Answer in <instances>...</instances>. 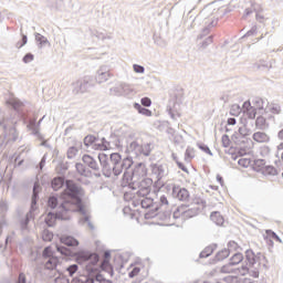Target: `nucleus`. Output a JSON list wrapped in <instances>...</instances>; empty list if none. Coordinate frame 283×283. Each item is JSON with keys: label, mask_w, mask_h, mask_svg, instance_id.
I'll use <instances>...</instances> for the list:
<instances>
[{"label": "nucleus", "mask_w": 283, "mask_h": 283, "mask_svg": "<svg viewBox=\"0 0 283 283\" xmlns=\"http://www.w3.org/2000/svg\"><path fill=\"white\" fill-rule=\"evenodd\" d=\"M60 241L62 244H66V247H78V240L70 235L61 237Z\"/></svg>", "instance_id": "obj_9"}, {"label": "nucleus", "mask_w": 283, "mask_h": 283, "mask_svg": "<svg viewBox=\"0 0 283 283\" xmlns=\"http://www.w3.org/2000/svg\"><path fill=\"white\" fill-rule=\"evenodd\" d=\"M265 233V241L270 244V247H273V241L282 243V239H280V237H277L273 230H266Z\"/></svg>", "instance_id": "obj_8"}, {"label": "nucleus", "mask_w": 283, "mask_h": 283, "mask_svg": "<svg viewBox=\"0 0 283 283\" xmlns=\"http://www.w3.org/2000/svg\"><path fill=\"white\" fill-rule=\"evenodd\" d=\"M56 205H59V199H56V197H51L49 199V207H51V209H55Z\"/></svg>", "instance_id": "obj_32"}, {"label": "nucleus", "mask_w": 283, "mask_h": 283, "mask_svg": "<svg viewBox=\"0 0 283 283\" xmlns=\"http://www.w3.org/2000/svg\"><path fill=\"white\" fill-rule=\"evenodd\" d=\"M142 105L144 107H151V99L149 97H143L142 98Z\"/></svg>", "instance_id": "obj_36"}, {"label": "nucleus", "mask_w": 283, "mask_h": 283, "mask_svg": "<svg viewBox=\"0 0 283 283\" xmlns=\"http://www.w3.org/2000/svg\"><path fill=\"white\" fill-rule=\"evenodd\" d=\"M94 282H105V277L98 273V270H94L93 272H88V277L86 279L85 283H94Z\"/></svg>", "instance_id": "obj_6"}, {"label": "nucleus", "mask_w": 283, "mask_h": 283, "mask_svg": "<svg viewBox=\"0 0 283 283\" xmlns=\"http://www.w3.org/2000/svg\"><path fill=\"white\" fill-rule=\"evenodd\" d=\"M120 159H122L120 154L113 153L111 155V160L112 163H114V165H118V163H120Z\"/></svg>", "instance_id": "obj_27"}, {"label": "nucleus", "mask_w": 283, "mask_h": 283, "mask_svg": "<svg viewBox=\"0 0 283 283\" xmlns=\"http://www.w3.org/2000/svg\"><path fill=\"white\" fill-rule=\"evenodd\" d=\"M140 154H143V156H149V154H151V149L149 148V145H144L140 146Z\"/></svg>", "instance_id": "obj_29"}, {"label": "nucleus", "mask_w": 283, "mask_h": 283, "mask_svg": "<svg viewBox=\"0 0 283 283\" xmlns=\"http://www.w3.org/2000/svg\"><path fill=\"white\" fill-rule=\"evenodd\" d=\"M28 222H29V220H28V219H25V224H28Z\"/></svg>", "instance_id": "obj_54"}, {"label": "nucleus", "mask_w": 283, "mask_h": 283, "mask_svg": "<svg viewBox=\"0 0 283 283\" xmlns=\"http://www.w3.org/2000/svg\"><path fill=\"white\" fill-rule=\"evenodd\" d=\"M43 258H52V248H45L43 251Z\"/></svg>", "instance_id": "obj_41"}, {"label": "nucleus", "mask_w": 283, "mask_h": 283, "mask_svg": "<svg viewBox=\"0 0 283 283\" xmlns=\"http://www.w3.org/2000/svg\"><path fill=\"white\" fill-rule=\"evenodd\" d=\"M54 238V234L50 232V230H44L42 232V240L44 242H52V239Z\"/></svg>", "instance_id": "obj_21"}, {"label": "nucleus", "mask_w": 283, "mask_h": 283, "mask_svg": "<svg viewBox=\"0 0 283 283\" xmlns=\"http://www.w3.org/2000/svg\"><path fill=\"white\" fill-rule=\"evenodd\" d=\"M265 174H270L271 176H275L277 174V170L273 166L265 167Z\"/></svg>", "instance_id": "obj_34"}, {"label": "nucleus", "mask_w": 283, "mask_h": 283, "mask_svg": "<svg viewBox=\"0 0 283 283\" xmlns=\"http://www.w3.org/2000/svg\"><path fill=\"white\" fill-rule=\"evenodd\" d=\"M76 169L82 176H87V174H85V166H83V164H76Z\"/></svg>", "instance_id": "obj_38"}, {"label": "nucleus", "mask_w": 283, "mask_h": 283, "mask_svg": "<svg viewBox=\"0 0 283 283\" xmlns=\"http://www.w3.org/2000/svg\"><path fill=\"white\" fill-rule=\"evenodd\" d=\"M245 259L249 262L250 266H253V264H255V262H258L255 252H253L252 250H248L245 252Z\"/></svg>", "instance_id": "obj_17"}, {"label": "nucleus", "mask_w": 283, "mask_h": 283, "mask_svg": "<svg viewBox=\"0 0 283 283\" xmlns=\"http://www.w3.org/2000/svg\"><path fill=\"white\" fill-rule=\"evenodd\" d=\"M242 260H244V255H242V253H235L234 255L231 256L229 264L231 266H235V264H240Z\"/></svg>", "instance_id": "obj_18"}, {"label": "nucleus", "mask_w": 283, "mask_h": 283, "mask_svg": "<svg viewBox=\"0 0 283 283\" xmlns=\"http://www.w3.org/2000/svg\"><path fill=\"white\" fill-rule=\"evenodd\" d=\"M98 160H99L101 165H104V167H105V165H107V155L99 154L98 155Z\"/></svg>", "instance_id": "obj_37"}, {"label": "nucleus", "mask_w": 283, "mask_h": 283, "mask_svg": "<svg viewBox=\"0 0 283 283\" xmlns=\"http://www.w3.org/2000/svg\"><path fill=\"white\" fill-rule=\"evenodd\" d=\"M154 216H156L155 212H146V213H145V218H146V219L154 218Z\"/></svg>", "instance_id": "obj_48"}, {"label": "nucleus", "mask_w": 283, "mask_h": 283, "mask_svg": "<svg viewBox=\"0 0 283 283\" xmlns=\"http://www.w3.org/2000/svg\"><path fill=\"white\" fill-rule=\"evenodd\" d=\"M176 164L178 166L179 169H181V171H185V174H189V169L187 168V166H185V164L180 160H176Z\"/></svg>", "instance_id": "obj_31"}, {"label": "nucleus", "mask_w": 283, "mask_h": 283, "mask_svg": "<svg viewBox=\"0 0 283 283\" xmlns=\"http://www.w3.org/2000/svg\"><path fill=\"white\" fill-rule=\"evenodd\" d=\"M279 138L280 140H283V129L279 132Z\"/></svg>", "instance_id": "obj_51"}, {"label": "nucleus", "mask_w": 283, "mask_h": 283, "mask_svg": "<svg viewBox=\"0 0 283 283\" xmlns=\"http://www.w3.org/2000/svg\"><path fill=\"white\" fill-rule=\"evenodd\" d=\"M199 149H201L202 151H205L206 154H209V156H211V149H209V146L199 145Z\"/></svg>", "instance_id": "obj_43"}, {"label": "nucleus", "mask_w": 283, "mask_h": 283, "mask_svg": "<svg viewBox=\"0 0 283 283\" xmlns=\"http://www.w3.org/2000/svg\"><path fill=\"white\" fill-rule=\"evenodd\" d=\"M96 144V137L93 135H88L84 138V145L86 147H90L91 145H95Z\"/></svg>", "instance_id": "obj_23"}, {"label": "nucleus", "mask_w": 283, "mask_h": 283, "mask_svg": "<svg viewBox=\"0 0 283 283\" xmlns=\"http://www.w3.org/2000/svg\"><path fill=\"white\" fill-rule=\"evenodd\" d=\"M32 61H34V55L33 54L28 53L27 55H24V57H23L24 63H32Z\"/></svg>", "instance_id": "obj_39"}, {"label": "nucleus", "mask_w": 283, "mask_h": 283, "mask_svg": "<svg viewBox=\"0 0 283 283\" xmlns=\"http://www.w3.org/2000/svg\"><path fill=\"white\" fill-rule=\"evenodd\" d=\"M70 212L71 211L63 210V208H61L60 206L59 213L54 214L50 212L45 218V223L48 224V227H54V224L56 223V220H70V214H67Z\"/></svg>", "instance_id": "obj_3"}, {"label": "nucleus", "mask_w": 283, "mask_h": 283, "mask_svg": "<svg viewBox=\"0 0 283 283\" xmlns=\"http://www.w3.org/2000/svg\"><path fill=\"white\" fill-rule=\"evenodd\" d=\"M56 264H59V259L55 256H51L46 262H45V269L49 270H54L56 269Z\"/></svg>", "instance_id": "obj_19"}, {"label": "nucleus", "mask_w": 283, "mask_h": 283, "mask_svg": "<svg viewBox=\"0 0 283 283\" xmlns=\"http://www.w3.org/2000/svg\"><path fill=\"white\" fill-rule=\"evenodd\" d=\"M228 125H235V118H228Z\"/></svg>", "instance_id": "obj_50"}, {"label": "nucleus", "mask_w": 283, "mask_h": 283, "mask_svg": "<svg viewBox=\"0 0 283 283\" xmlns=\"http://www.w3.org/2000/svg\"><path fill=\"white\" fill-rule=\"evenodd\" d=\"M82 160L85 165H88L91 167V169H98V164H96V160H94V158L90 155H84L82 157Z\"/></svg>", "instance_id": "obj_11"}, {"label": "nucleus", "mask_w": 283, "mask_h": 283, "mask_svg": "<svg viewBox=\"0 0 283 283\" xmlns=\"http://www.w3.org/2000/svg\"><path fill=\"white\" fill-rule=\"evenodd\" d=\"M238 249H240V245H238V242L230 241L228 243V249L227 250L229 251V253H233V252L238 251Z\"/></svg>", "instance_id": "obj_24"}, {"label": "nucleus", "mask_w": 283, "mask_h": 283, "mask_svg": "<svg viewBox=\"0 0 283 283\" xmlns=\"http://www.w3.org/2000/svg\"><path fill=\"white\" fill-rule=\"evenodd\" d=\"M210 219L212 222H214V224H218L219 227L224 224V218L219 212H213L210 216Z\"/></svg>", "instance_id": "obj_15"}, {"label": "nucleus", "mask_w": 283, "mask_h": 283, "mask_svg": "<svg viewBox=\"0 0 283 283\" xmlns=\"http://www.w3.org/2000/svg\"><path fill=\"white\" fill-rule=\"evenodd\" d=\"M222 272H223V273H231V271L227 270V266H223V268H222Z\"/></svg>", "instance_id": "obj_52"}, {"label": "nucleus", "mask_w": 283, "mask_h": 283, "mask_svg": "<svg viewBox=\"0 0 283 283\" xmlns=\"http://www.w3.org/2000/svg\"><path fill=\"white\" fill-rule=\"evenodd\" d=\"M217 181L221 185V187H224V179L222 178V176L217 175Z\"/></svg>", "instance_id": "obj_45"}, {"label": "nucleus", "mask_w": 283, "mask_h": 283, "mask_svg": "<svg viewBox=\"0 0 283 283\" xmlns=\"http://www.w3.org/2000/svg\"><path fill=\"white\" fill-rule=\"evenodd\" d=\"M93 149L98 151H107V149H109V144L107 140H105V138H103L101 142H95Z\"/></svg>", "instance_id": "obj_10"}, {"label": "nucleus", "mask_w": 283, "mask_h": 283, "mask_svg": "<svg viewBox=\"0 0 283 283\" xmlns=\"http://www.w3.org/2000/svg\"><path fill=\"white\" fill-rule=\"evenodd\" d=\"M242 109H243V114H245L248 118H250L251 120L255 118L256 112H255V108L251 106V102H244Z\"/></svg>", "instance_id": "obj_5"}, {"label": "nucleus", "mask_w": 283, "mask_h": 283, "mask_svg": "<svg viewBox=\"0 0 283 283\" xmlns=\"http://www.w3.org/2000/svg\"><path fill=\"white\" fill-rule=\"evenodd\" d=\"M63 185H65V179L63 177H55L52 180V189H54V191H59V189H62Z\"/></svg>", "instance_id": "obj_13"}, {"label": "nucleus", "mask_w": 283, "mask_h": 283, "mask_svg": "<svg viewBox=\"0 0 283 283\" xmlns=\"http://www.w3.org/2000/svg\"><path fill=\"white\" fill-rule=\"evenodd\" d=\"M77 154H78V148L70 147L66 153V156H67V158L72 159V158H75Z\"/></svg>", "instance_id": "obj_25"}, {"label": "nucleus", "mask_w": 283, "mask_h": 283, "mask_svg": "<svg viewBox=\"0 0 283 283\" xmlns=\"http://www.w3.org/2000/svg\"><path fill=\"white\" fill-rule=\"evenodd\" d=\"M172 196L182 202H187L189 200V190L180 187L172 188Z\"/></svg>", "instance_id": "obj_4"}, {"label": "nucleus", "mask_w": 283, "mask_h": 283, "mask_svg": "<svg viewBox=\"0 0 283 283\" xmlns=\"http://www.w3.org/2000/svg\"><path fill=\"white\" fill-rule=\"evenodd\" d=\"M134 107H135V109H137L138 114H143V116H151V111L140 106V104L135 103Z\"/></svg>", "instance_id": "obj_20"}, {"label": "nucleus", "mask_w": 283, "mask_h": 283, "mask_svg": "<svg viewBox=\"0 0 283 283\" xmlns=\"http://www.w3.org/2000/svg\"><path fill=\"white\" fill-rule=\"evenodd\" d=\"M25 43H28V36L23 35L22 43L19 45V48H23V45H25Z\"/></svg>", "instance_id": "obj_47"}, {"label": "nucleus", "mask_w": 283, "mask_h": 283, "mask_svg": "<svg viewBox=\"0 0 283 283\" xmlns=\"http://www.w3.org/2000/svg\"><path fill=\"white\" fill-rule=\"evenodd\" d=\"M238 163H239L240 167H244V168L251 167V159L250 158L242 157V158L239 159Z\"/></svg>", "instance_id": "obj_26"}, {"label": "nucleus", "mask_w": 283, "mask_h": 283, "mask_svg": "<svg viewBox=\"0 0 283 283\" xmlns=\"http://www.w3.org/2000/svg\"><path fill=\"white\" fill-rule=\"evenodd\" d=\"M231 254L228 249H223L217 253V260H227V258Z\"/></svg>", "instance_id": "obj_22"}, {"label": "nucleus", "mask_w": 283, "mask_h": 283, "mask_svg": "<svg viewBox=\"0 0 283 283\" xmlns=\"http://www.w3.org/2000/svg\"><path fill=\"white\" fill-rule=\"evenodd\" d=\"M133 67H134V72H136L137 74H143L145 72V67L138 64H135Z\"/></svg>", "instance_id": "obj_40"}, {"label": "nucleus", "mask_w": 283, "mask_h": 283, "mask_svg": "<svg viewBox=\"0 0 283 283\" xmlns=\"http://www.w3.org/2000/svg\"><path fill=\"white\" fill-rule=\"evenodd\" d=\"M234 109H237V113L234 112ZM231 114H232L233 116H235V114H240V106L233 105V106H232V109H231Z\"/></svg>", "instance_id": "obj_44"}, {"label": "nucleus", "mask_w": 283, "mask_h": 283, "mask_svg": "<svg viewBox=\"0 0 283 283\" xmlns=\"http://www.w3.org/2000/svg\"><path fill=\"white\" fill-rule=\"evenodd\" d=\"M143 209H151V211H158V207L154 206V200L145 198L142 200Z\"/></svg>", "instance_id": "obj_14"}, {"label": "nucleus", "mask_w": 283, "mask_h": 283, "mask_svg": "<svg viewBox=\"0 0 283 283\" xmlns=\"http://www.w3.org/2000/svg\"><path fill=\"white\" fill-rule=\"evenodd\" d=\"M109 252L104 253V261L101 264L102 271H106L107 273H114V268H112V264H109Z\"/></svg>", "instance_id": "obj_7"}, {"label": "nucleus", "mask_w": 283, "mask_h": 283, "mask_svg": "<svg viewBox=\"0 0 283 283\" xmlns=\"http://www.w3.org/2000/svg\"><path fill=\"white\" fill-rule=\"evenodd\" d=\"M253 140H255V143H269V135H266V133L256 132L253 134Z\"/></svg>", "instance_id": "obj_12"}, {"label": "nucleus", "mask_w": 283, "mask_h": 283, "mask_svg": "<svg viewBox=\"0 0 283 283\" xmlns=\"http://www.w3.org/2000/svg\"><path fill=\"white\" fill-rule=\"evenodd\" d=\"M221 143L223 147H230L231 146V139L229 138V135H223L221 137Z\"/></svg>", "instance_id": "obj_28"}, {"label": "nucleus", "mask_w": 283, "mask_h": 283, "mask_svg": "<svg viewBox=\"0 0 283 283\" xmlns=\"http://www.w3.org/2000/svg\"><path fill=\"white\" fill-rule=\"evenodd\" d=\"M109 78V73H102V74H99L98 75V77H97V81L99 82V83H103V81H107Z\"/></svg>", "instance_id": "obj_35"}, {"label": "nucleus", "mask_w": 283, "mask_h": 283, "mask_svg": "<svg viewBox=\"0 0 283 283\" xmlns=\"http://www.w3.org/2000/svg\"><path fill=\"white\" fill-rule=\"evenodd\" d=\"M193 158H196V149L188 147L185 153V161L191 163V160H193Z\"/></svg>", "instance_id": "obj_16"}, {"label": "nucleus", "mask_w": 283, "mask_h": 283, "mask_svg": "<svg viewBox=\"0 0 283 283\" xmlns=\"http://www.w3.org/2000/svg\"><path fill=\"white\" fill-rule=\"evenodd\" d=\"M160 201L163 205H169V201L167 200V197H161Z\"/></svg>", "instance_id": "obj_49"}, {"label": "nucleus", "mask_w": 283, "mask_h": 283, "mask_svg": "<svg viewBox=\"0 0 283 283\" xmlns=\"http://www.w3.org/2000/svg\"><path fill=\"white\" fill-rule=\"evenodd\" d=\"M279 149H283V143L279 145Z\"/></svg>", "instance_id": "obj_53"}, {"label": "nucleus", "mask_w": 283, "mask_h": 283, "mask_svg": "<svg viewBox=\"0 0 283 283\" xmlns=\"http://www.w3.org/2000/svg\"><path fill=\"white\" fill-rule=\"evenodd\" d=\"M18 283H25V274L21 273V274L19 275Z\"/></svg>", "instance_id": "obj_46"}, {"label": "nucleus", "mask_w": 283, "mask_h": 283, "mask_svg": "<svg viewBox=\"0 0 283 283\" xmlns=\"http://www.w3.org/2000/svg\"><path fill=\"white\" fill-rule=\"evenodd\" d=\"M57 251L62 253V255H69L71 258H74V255H76V260L80 264H82V262H87L86 271L88 273H94V271L98 270L96 268V264H98V254L96 253H92V254H90L88 252L74 253L67 248H57Z\"/></svg>", "instance_id": "obj_2"}, {"label": "nucleus", "mask_w": 283, "mask_h": 283, "mask_svg": "<svg viewBox=\"0 0 283 283\" xmlns=\"http://www.w3.org/2000/svg\"><path fill=\"white\" fill-rule=\"evenodd\" d=\"M54 283H70V279H67V277H66L65 275H63V274H60V275L55 279Z\"/></svg>", "instance_id": "obj_30"}, {"label": "nucleus", "mask_w": 283, "mask_h": 283, "mask_svg": "<svg viewBox=\"0 0 283 283\" xmlns=\"http://www.w3.org/2000/svg\"><path fill=\"white\" fill-rule=\"evenodd\" d=\"M66 271H69L70 276L72 277V275H74V273H76V271H78V265L73 264L70 265Z\"/></svg>", "instance_id": "obj_33"}, {"label": "nucleus", "mask_w": 283, "mask_h": 283, "mask_svg": "<svg viewBox=\"0 0 283 283\" xmlns=\"http://www.w3.org/2000/svg\"><path fill=\"white\" fill-rule=\"evenodd\" d=\"M138 273H140V268H134V269L129 272V277H136V275H138Z\"/></svg>", "instance_id": "obj_42"}, {"label": "nucleus", "mask_w": 283, "mask_h": 283, "mask_svg": "<svg viewBox=\"0 0 283 283\" xmlns=\"http://www.w3.org/2000/svg\"><path fill=\"white\" fill-rule=\"evenodd\" d=\"M66 188L62 193L61 209L64 211H80V213H85V205L78 197V187L72 180H66Z\"/></svg>", "instance_id": "obj_1"}]
</instances>
